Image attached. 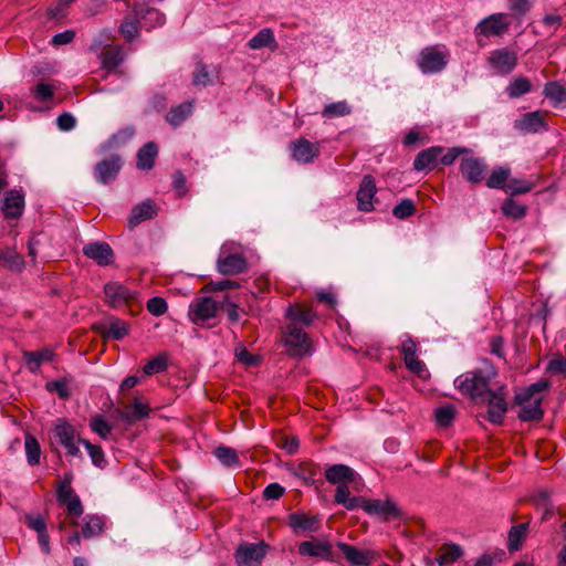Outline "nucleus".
Instances as JSON below:
<instances>
[{
	"label": "nucleus",
	"instance_id": "f257e3e1",
	"mask_svg": "<svg viewBox=\"0 0 566 566\" xmlns=\"http://www.w3.org/2000/svg\"><path fill=\"white\" fill-rule=\"evenodd\" d=\"M548 388L547 380H539L524 388L515 395L517 405L521 406L518 418L522 421L541 420L544 411L542 409V392Z\"/></svg>",
	"mask_w": 566,
	"mask_h": 566
},
{
	"label": "nucleus",
	"instance_id": "f03ea898",
	"mask_svg": "<svg viewBox=\"0 0 566 566\" xmlns=\"http://www.w3.org/2000/svg\"><path fill=\"white\" fill-rule=\"evenodd\" d=\"M450 51L443 44L428 45L420 50L417 66L424 75L441 73L448 65Z\"/></svg>",
	"mask_w": 566,
	"mask_h": 566
},
{
	"label": "nucleus",
	"instance_id": "7ed1b4c3",
	"mask_svg": "<svg viewBox=\"0 0 566 566\" xmlns=\"http://www.w3.org/2000/svg\"><path fill=\"white\" fill-rule=\"evenodd\" d=\"M490 375L481 371H467L455 378L454 386L462 394L476 398L490 392Z\"/></svg>",
	"mask_w": 566,
	"mask_h": 566
},
{
	"label": "nucleus",
	"instance_id": "20e7f679",
	"mask_svg": "<svg viewBox=\"0 0 566 566\" xmlns=\"http://www.w3.org/2000/svg\"><path fill=\"white\" fill-rule=\"evenodd\" d=\"M283 339L291 356L303 357L311 355L313 352L308 335L294 323L286 325L283 332Z\"/></svg>",
	"mask_w": 566,
	"mask_h": 566
},
{
	"label": "nucleus",
	"instance_id": "39448f33",
	"mask_svg": "<svg viewBox=\"0 0 566 566\" xmlns=\"http://www.w3.org/2000/svg\"><path fill=\"white\" fill-rule=\"evenodd\" d=\"M511 23L505 13H493L482 19L474 28V35L480 38L501 36L510 28Z\"/></svg>",
	"mask_w": 566,
	"mask_h": 566
},
{
	"label": "nucleus",
	"instance_id": "423d86ee",
	"mask_svg": "<svg viewBox=\"0 0 566 566\" xmlns=\"http://www.w3.org/2000/svg\"><path fill=\"white\" fill-rule=\"evenodd\" d=\"M53 433L56 442L65 448L69 455H81V450L78 448V443L81 442L78 440L82 439L77 437L76 430L72 424H70L64 419H57L53 429Z\"/></svg>",
	"mask_w": 566,
	"mask_h": 566
},
{
	"label": "nucleus",
	"instance_id": "0eeeda50",
	"mask_svg": "<svg viewBox=\"0 0 566 566\" xmlns=\"http://www.w3.org/2000/svg\"><path fill=\"white\" fill-rule=\"evenodd\" d=\"M269 546L264 542L243 543L234 554L239 566H259L268 553Z\"/></svg>",
	"mask_w": 566,
	"mask_h": 566
},
{
	"label": "nucleus",
	"instance_id": "6e6552de",
	"mask_svg": "<svg viewBox=\"0 0 566 566\" xmlns=\"http://www.w3.org/2000/svg\"><path fill=\"white\" fill-rule=\"evenodd\" d=\"M218 308L212 297H201L190 304L189 318L196 325L210 326L208 322L217 316Z\"/></svg>",
	"mask_w": 566,
	"mask_h": 566
},
{
	"label": "nucleus",
	"instance_id": "1a4fd4ad",
	"mask_svg": "<svg viewBox=\"0 0 566 566\" xmlns=\"http://www.w3.org/2000/svg\"><path fill=\"white\" fill-rule=\"evenodd\" d=\"M488 63L497 74L507 75L515 69L517 56L515 52L507 48H502L490 53Z\"/></svg>",
	"mask_w": 566,
	"mask_h": 566
},
{
	"label": "nucleus",
	"instance_id": "9d476101",
	"mask_svg": "<svg viewBox=\"0 0 566 566\" xmlns=\"http://www.w3.org/2000/svg\"><path fill=\"white\" fill-rule=\"evenodd\" d=\"M248 262L241 253H227L222 248L217 260V270L223 275H234L247 270Z\"/></svg>",
	"mask_w": 566,
	"mask_h": 566
},
{
	"label": "nucleus",
	"instance_id": "9b49d317",
	"mask_svg": "<svg viewBox=\"0 0 566 566\" xmlns=\"http://www.w3.org/2000/svg\"><path fill=\"white\" fill-rule=\"evenodd\" d=\"M292 158L301 164L313 163L319 156L318 143H312L306 138H298L291 143Z\"/></svg>",
	"mask_w": 566,
	"mask_h": 566
},
{
	"label": "nucleus",
	"instance_id": "f8f14e48",
	"mask_svg": "<svg viewBox=\"0 0 566 566\" xmlns=\"http://www.w3.org/2000/svg\"><path fill=\"white\" fill-rule=\"evenodd\" d=\"M337 547L346 560L354 566H369L376 559V553L371 549H359L343 542L337 543Z\"/></svg>",
	"mask_w": 566,
	"mask_h": 566
},
{
	"label": "nucleus",
	"instance_id": "ddd939ff",
	"mask_svg": "<svg viewBox=\"0 0 566 566\" xmlns=\"http://www.w3.org/2000/svg\"><path fill=\"white\" fill-rule=\"evenodd\" d=\"M460 172L471 184H478L485 177L486 165L478 157H463L460 163Z\"/></svg>",
	"mask_w": 566,
	"mask_h": 566
},
{
	"label": "nucleus",
	"instance_id": "4468645a",
	"mask_svg": "<svg viewBox=\"0 0 566 566\" xmlns=\"http://www.w3.org/2000/svg\"><path fill=\"white\" fill-rule=\"evenodd\" d=\"M24 195L19 190H9L4 193L1 210L6 219H18L24 210Z\"/></svg>",
	"mask_w": 566,
	"mask_h": 566
},
{
	"label": "nucleus",
	"instance_id": "2eb2a0df",
	"mask_svg": "<svg viewBox=\"0 0 566 566\" xmlns=\"http://www.w3.org/2000/svg\"><path fill=\"white\" fill-rule=\"evenodd\" d=\"M83 254L101 266H106L114 262V252L106 242L97 241L84 245Z\"/></svg>",
	"mask_w": 566,
	"mask_h": 566
},
{
	"label": "nucleus",
	"instance_id": "dca6fc26",
	"mask_svg": "<svg viewBox=\"0 0 566 566\" xmlns=\"http://www.w3.org/2000/svg\"><path fill=\"white\" fill-rule=\"evenodd\" d=\"M377 192L375 179L370 175L364 176L357 191V207L360 211L374 210V198Z\"/></svg>",
	"mask_w": 566,
	"mask_h": 566
},
{
	"label": "nucleus",
	"instance_id": "f3484780",
	"mask_svg": "<svg viewBox=\"0 0 566 566\" xmlns=\"http://www.w3.org/2000/svg\"><path fill=\"white\" fill-rule=\"evenodd\" d=\"M120 168V157L117 155L111 156L109 158L99 161L95 166V178L98 182L107 185L117 177Z\"/></svg>",
	"mask_w": 566,
	"mask_h": 566
},
{
	"label": "nucleus",
	"instance_id": "a211bd4d",
	"mask_svg": "<svg viewBox=\"0 0 566 566\" xmlns=\"http://www.w3.org/2000/svg\"><path fill=\"white\" fill-rule=\"evenodd\" d=\"M507 411V403L502 392H489L488 419L493 424H501Z\"/></svg>",
	"mask_w": 566,
	"mask_h": 566
},
{
	"label": "nucleus",
	"instance_id": "6ab92c4d",
	"mask_svg": "<svg viewBox=\"0 0 566 566\" xmlns=\"http://www.w3.org/2000/svg\"><path fill=\"white\" fill-rule=\"evenodd\" d=\"M364 511L369 515H378L385 520L399 515L397 505L390 500H365Z\"/></svg>",
	"mask_w": 566,
	"mask_h": 566
},
{
	"label": "nucleus",
	"instance_id": "aec40b11",
	"mask_svg": "<svg viewBox=\"0 0 566 566\" xmlns=\"http://www.w3.org/2000/svg\"><path fill=\"white\" fill-rule=\"evenodd\" d=\"M545 120L541 112L534 111L522 115L515 120L514 127L523 133H538L545 129Z\"/></svg>",
	"mask_w": 566,
	"mask_h": 566
},
{
	"label": "nucleus",
	"instance_id": "412c9836",
	"mask_svg": "<svg viewBox=\"0 0 566 566\" xmlns=\"http://www.w3.org/2000/svg\"><path fill=\"white\" fill-rule=\"evenodd\" d=\"M325 479L337 486L348 484L355 480V471L346 464H333L326 469Z\"/></svg>",
	"mask_w": 566,
	"mask_h": 566
},
{
	"label": "nucleus",
	"instance_id": "4be33fe9",
	"mask_svg": "<svg viewBox=\"0 0 566 566\" xmlns=\"http://www.w3.org/2000/svg\"><path fill=\"white\" fill-rule=\"evenodd\" d=\"M105 296L113 307H120L133 296V292L117 282H109L104 287Z\"/></svg>",
	"mask_w": 566,
	"mask_h": 566
},
{
	"label": "nucleus",
	"instance_id": "5701e85b",
	"mask_svg": "<svg viewBox=\"0 0 566 566\" xmlns=\"http://www.w3.org/2000/svg\"><path fill=\"white\" fill-rule=\"evenodd\" d=\"M156 214L157 208L155 202L150 199H146L133 208L128 220L129 227L134 228L146 220L153 219Z\"/></svg>",
	"mask_w": 566,
	"mask_h": 566
},
{
	"label": "nucleus",
	"instance_id": "b1692460",
	"mask_svg": "<svg viewBox=\"0 0 566 566\" xmlns=\"http://www.w3.org/2000/svg\"><path fill=\"white\" fill-rule=\"evenodd\" d=\"M23 357L28 369L32 374H38L43 363L53 360L54 353L50 348H43L36 352H24Z\"/></svg>",
	"mask_w": 566,
	"mask_h": 566
},
{
	"label": "nucleus",
	"instance_id": "393cba45",
	"mask_svg": "<svg viewBox=\"0 0 566 566\" xmlns=\"http://www.w3.org/2000/svg\"><path fill=\"white\" fill-rule=\"evenodd\" d=\"M442 151L443 147L432 146L418 153L413 160L415 170L422 171L424 169L432 168L437 163L438 157L442 154Z\"/></svg>",
	"mask_w": 566,
	"mask_h": 566
},
{
	"label": "nucleus",
	"instance_id": "a878e982",
	"mask_svg": "<svg viewBox=\"0 0 566 566\" xmlns=\"http://www.w3.org/2000/svg\"><path fill=\"white\" fill-rule=\"evenodd\" d=\"M103 69L107 72L115 71L125 59L122 46H106L99 55Z\"/></svg>",
	"mask_w": 566,
	"mask_h": 566
},
{
	"label": "nucleus",
	"instance_id": "bb28decb",
	"mask_svg": "<svg viewBox=\"0 0 566 566\" xmlns=\"http://www.w3.org/2000/svg\"><path fill=\"white\" fill-rule=\"evenodd\" d=\"M157 155V145L154 142L146 143L137 153V167L142 170L151 169Z\"/></svg>",
	"mask_w": 566,
	"mask_h": 566
},
{
	"label": "nucleus",
	"instance_id": "cd10ccee",
	"mask_svg": "<svg viewBox=\"0 0 566 566\" xmlns=\"http://www.w3.org/2000/svg\"><path fill=\"white\" fill-rule=\"evenodd\" d=\"M298 553L303 556L327 558L331 554V546L325 542L305 541L298 545Z\"/></svg>",
	"mask_w": 566,
	"mask_h": 566
},
{
	"label": "nucleus",
	"instance_id": "c85d7f7f",
	"mask_svg": "<svg viewBox=\"0 0 566 566\" xmlns=\"http://www.w3.org/2000/svg\"><path fill=\"white\" fill-rule=\"evenodd\" d=\"M286 317L297 325V323L307 326L315 318V313L311 308H306L300 304L290 305L286 308Z\"/></svg>",
	"mask_w": 566,
	"mask_h": 566
},
{
	"label": "nucleus",
	"instance_id": "c756f323",
	"mask_svg": "<svg viewBox=\"0 0 566 566\" xmlns=\"http://www.w3.org/2000/svg\"><path fill=\"white\" fill-rule=\"evenodd\" d=\"M0 262L7 269L14 272H21L25 266L23 256L13 248L0 249Z\"/></svg>",
	"mask_w": 566,
	"mask_h": 566
},
{
	"label": "nucleus",
	"instance_id": "7c9ffc66",
	"mask_svg": "<svg viewBox=\"0 0 566 566\" xmlns=\"http://www.w3.org/2000/svg\"><path fill=\"white\" fill-rule=\"evenodd\" d=\"M543 94L554 106L566 104V87L556 81L546 83Z\"/></svg>",
	"mask_w": 566,
	"mask_h": 566
},
{
	"label": "nucleus",
	"instance_id": "2f4dec72",
	"mask_svg": "<svg viewBox=\"0 0 566 566\" xmlns=\"http://www.w3.org/2000/svg\"><path fill=\"white\" fill-rule=\"evenodd\" d=\"M103 334L107 338L119 340L129 334V325L123 319L112 317Z\"/></svg>",
	"mask_w": 566,
	"mask_h": 566
},
{
	"label": "nucleus",
	"instance_id": "473e14b6",
	"mask_svg": "<svg viewBox=\"0 0 566 566\" xmlns=\"http://www.w3.org/2000/svg\"><path fill=\"white\" fill-rule=\"evenodd\" d=\"M532 91V84L525 76L514 77L506 86L505 92L512 99L518 98Z\"/></svg>",
	"mask_w": 566,
	"mask_h": 566
},
{
	"label": "nucleus",
	"instance_id": "72a5a7b5",
	"mask_svg": "<svg viewBox=\"0 0 566 566\" xmlns=\"http://www.w3.org/2000/svg\"><path fill=\"white\" fill-rule=\"evenodd\" d=\"M248 45L252 50H260L266 46L275 49L276 41L273 31L269 28L260 30L253 38L249 40Z\"/></svg>",
	"mask_w": 566,
	"mask_h": 566
},
{
	"label": "nucleus",
	"instance_id": "f704fd0d",
	"mask_svg": "<svg viewBox=\"0 0 566 566\" xmlns=\"http://www.w3.org/2000/svg\"><path fill=\"white\" fill-rule=\"evenodd\" d=\"M193 105L191 102H185L180 105L171 108L166 116V119L169 124L177 127L181 123H184L192 113Z\"/></svg>",
	"mask_w": 566,
	"mask_h": 566
},
{
	"label": "nucleus",
	"instance_id": "c9c22d12",
	"mask_svg": "<svg viewBox=\"0 0 566 566\" xmlns=\"http://www.w3.org/2000/svg\"><path fill=\"white\" fill-rule=\"evenodd\" d=\"M290 526L294 531H310L317 530L318 520L314 516H308L301 513H294L290 516Z\"/></svg>",
	"mask_w": 566,
	"mask_h": 566
},
{
	"label": "nucleus",
	"instance_id": "e433bc0d",
	"mask_svg": "<svg viewBox=\"0 0 566 566\" xmlns=\"http://www.w3.org/2000/svg\"><path fill=\"white\" fill-rule=\"evenodd\" d=\"M462 554L463 551L461 546L457 544H446L440 548L436 560L440 566H446L454 563Z\"/></svg>",
	"mask_w": 566,
	"mask_h": 566
},
{
	"label": "nucleus",
	"instance_id": "4c0bfd02",
	"mask_svg": "<svg viewBox=\"0 0 566 566\" xmlns=\"http://www.w3.org/2000/svg\"><path fill=\"white\" fill-rule=\"evenodd\" d=\"M510 175V168L496 167L491 171L489 178L486 179V186L492 189L505 190Z\"/></svg>",
	"mask_w": 566,
	"mask_h": 566
},
{
	"label": "nucleus",
	"instance_id": "58836bf2",
	"mask_svg": "<svg viewBox=\"0 0 566 566\" xmlns=\"http://www.w3.org/2000/svg\"><path fill=\"white\" fill-rule=\"evenodd\" d=\"M213 454L224 467H240L238 453L233 448L220 446L214 449Z\"/></svg>",
	"mask_w": 566,
	"mask_h": 566
},
{
	"label": "nucleus",
	"instance_id": "ea45409f",
	"mask_svg": "<svg viewBox=\"0 0 566 566\" xmlns=\"http://www.w3.org/2000/svg\"><path fill=\"white\" fill-rule=\"evenodd\" d=\"M24 449L29 465L34 467L40 463L41 448L35 437L27 434L24 439Z\"/></svg>",
	"mask_w": 566,
	"mask_h": 566
},
{
	"label": "nucleus",
	"instance_id": "a19ab883",
	"mask_svg": "<svg viewBox=\"0 0 566 566\" xmlns=\"http://www.w3.org/2000/svg\"><path fill=\"white\" fill-rule=\"evenodd\" d=\"M352 113V106L346 101H338L325 105L322 116L325 118H336L349 115Z\"/></svg>",
	"mask_w": 566,
	"mask_h": 566
},
{
	"label": "nucleus",
	"instance_id": "79ce46f5",
	"mask_svg": "<svg viewBox=\"0 0 566 566\" xmlns=\"http://www.w3.org/2000/svg\"><path fill=\"white\" fill-rule=\"evenodd\" d=\"M528 525L523 523L513 526L509 533L507 547L511 552L518 551L522 546L523 541L526 537Z\"/></svg>",
	"mask_w": 566,
	"mask_h": 566
},
{
	"label": "nucleus",
	"instance_id": "37998d69",
	"mask_svg": "<svg viewBox=\"0 0 566 566\" xmlns=\"http://www.w3.org/2000/svg\"><path fill=\"white\" fill-rule=\"evenodd\" d=\"M103 520L99 516H86L82 527V535L91 538L99 535L103 532Z\"/></svg>",
	"mask_w": 566,
	"mask_h": 566
},
{
	"label": "nucleus",
	"instance_id": "c03bdc74",
	"mask_svg": "<svg viewBox=\"0 0 566 566\" xmlns=\"http://www.w3.org/2000/svg\"><path fill=\"white\" fill-rule=\"evenodd\" d=\"M136 14L142 15V20H149L151 24L147 25L146 22H143V25L147 29H150L156 25H161L165 22V17L155 8H140L136 10Z\"/></svg>",
	"mask_w": 566,
	"mask_h": 566
},
{
	"label": "nucleus",
	"instance_id": "a18cd8bd",
	"mask_svg": "<svg viewBox=\"0 0 566 566\" xmlns=\"http://www.w3.org/2000/svg\"><path fill=\"white\" fill-rule=\"evenodd\" d=\"M78 441L86 448L88 455L92 460V463L94 465H96L97 468H101V469L105 468L107 462L105 460L103 449L99 446L92 444L87 440H78Z\"/></svg>",
	"mask_w": 566,
	"mask_h": 566
},
{
	"label": "nucleus",
	"instance_id": "49530a36",
	"mask_svg": "<svg viewBox=\"0 0 566 566\" xmlns=\"http://www.w3.org/2000/svg\"><path fill=\"white\" fill-rule=\"evenodd\" d=\"M533 189V184L524 180V179H517L512 178L507 180V185L505 187V192L515 196V195H523L526 192H530Z\"/></svg>",
	"mask_w": 566,
	"mask_h": 566
},
{
	"label": "nucleus",
	"instance_id": "de8ad7c7",
	"mask_svg": "<svg viewBox=\"0 0 566 566\" xmlns=\"http://www.w3.org/2000/svg\"><path fill=\"white\" fill-rule=\"evenodd\" d=\"M436 421L440 427H449L455 416V408L452 405L441 406L436 409Z\"/></svg>",
	"mask_w": 566,
	"mask_h": 566
},
{
	"label": "nucleus",
	"instance_id": "09e8293b",
	"mask_svg": "<svg viewBox=\"0 0 566 566\" xmlns=\"http://www.w3.org/2000/svg\"><path fill=\"white\" fill-rule=\"evenodd\" d=\"M166 369H167V356L165 354L154 357L143 368L145 375H147V376L163 373Z\"/></svg>",
	"mask_w": 566,
	"mask_h": 566
},
{
	"label": "nucleus",
	"instance_id": "8fccbe9b",
	"mask_svg": "<svg viewBox=\"0 0 566 566\" xmlns=\"http://www.w3.org/2000/svg\"><path fill=\"white\" fill-rule=\"evenodd\" d=\"M502 211L506 217H510L513 219H521L522 217L525 216L526 208L523 205H521L512 199H509L503 202Z\"/></svg>",
	"mask_w": 566,
	"mask_h": 566
},
{
	"label": "nucleus",
	"instance_id": "3c124183",
	"mask_svg": "<svg viewBox=\"0 0 566 566\" xmlns=\"http://www.w3.org/2000/svg\"><path fill=\"white\" fill-rule=\"evenodd\" d=\"M416 211L415 203L411 199H402L392 209V214L397 219H406L412 216Z\"/></svg>",
	"mask_w": 566,
	"mask_h": 566
},
{
	"label": "nucleus",
	"instance_id": "603ef678",
	"mask_svg": "<svg viewBox=\"0 0 566 566\" xmlns=\"http://www.w3.org/2000/svg\"><path fill=\"white\" fill-rule=\"evenodd\" d=\"M45 387L49 391L56 392L62 399H67L71 396L67 381L64 379L49 381Z\"/></svg>",
	"mask_w": 566,
	"mask_h": 566
},
{
	"label": "nucleus",
	"instance_id": "864d4df0",
	"mask_svg": "<svg viewBox=\"0 0 566 566\" xmlns=\"http://www.w3.org/2000/svg\"><path fill=\"white\" fill-rule=\"evenodd\" d=\"M33 96L40 102L49 101L54 94V86L48 83H39L32 90Z\"/></svg>",
	"mask_w": 566,
	"mask_h": 566
},
{
	"label": "nucleus",
	"instance_id": "5fc2aeb1",
	"mask_svg": "<svg viewBox=\"0 0 566 566\" xmlns=\"http://www.w3.org/2000/svg\"><path fill=\"white\" fill-rule=\"evenodd\" d=\"M168 305L167 302L159 296H154L147 302V310L150 314L155 316H160L167 312Z\"/></svg>",
	"mask_w": 566,
	"mask_h": 566
},
{
	"label": "nucleus",
	"instance_id": "6e6d98bb",
	"mask_svg": "<svg viewBox=\"0 0 566 566\" xmlns=\"http://www.w3.org/2000/svg\"><path fill=\"white\" fill-rule=\"evenodd\" d=\"M90 426L91 429L103 439H107L111 434L112 427L102 417L93 418Z\"/></svg>",
	"mask_w": 566,
	"mask_h": 566
},
{
	"label": "nucleus",
	"instance_id": "4d7b16f0",
	"mask_svg": "<svg viewBox=\"0 0 566 566\" xmlns=\"http://www.w3.org/2000/svg\"><path fill=\"white\" fill-rule=\"evenodd\" d=\"M403 360H405V364H406V367L417 374L418 376L422 377L424 375V373L427 371L426 369V366L423 364V361L419 360L415 355H407V356H403Z\"/></svg>",
	"mask_w": 566,
	"mask_h": 566
},
{
	"label": "nucleus",
	"instance_id": "13d9d810",
	"mask_svg": "<svg viewBox=\"0 0 566 566\" xmlns=\"http://www.w3.org/2000/svg\"><path fill=\"white\" fill-rule=\"evenodd\" d=\"M403 360H405V364H406V367L417 374L418 376L422 377L424 375V373L427 371L426 369V366L423 364V361L419 360L415 355H407V356H403Z\"/></svg>",
	"mask_w": 566,
	"mask_h": 566
},
{
	"label": "nucleus",
	"instance_id": "bf43d9fd",
	"mask_svg": "<svg viewBox=\"0 0 566 566\" xmlns=\"http://www.w3.org/2000/svg\"><path fill=\"white\" fill-rule=\"evenodd\" d=\"M211 82L210 74L207 66L199 63L193 73V85L195 86H207Z\"/></svg>",
	"mask_w": 566,
	"mask_h": 566
},
{
	"label": "nucleus",
	"instance_id": "052dcab7",
	"mask_svg": "<svg viewBox=\"0 0 566 566\" xmlns=\"http://www.w3.org/2000/svg\"><path fill=\"white\" fill-rule=\"evenodd\" d=\"M471 153V150L469 148H465V147H452L450 148L447 154H444L442 157H441V163L444 165V166H450L452 165L455 159L460 156V155H463V154H469Z\"/></svg>",
	"mask_w": 566,
	"mask_h": 566
},
{
	"label": "nucleus",
	"instance_id": "680f3d73",
	"mask_svg": "<svg viewBox=\"0 0 566 566\" xmlns=\"http://www.w3.org/2000/svg\"><path fill=\"white\" fill-rule=\"evenodd\" d=\"M119 31L127 41H132L138 35V24L134 20H126L120 24Z\"/></svg>",
	"mask_w": 566,
	"mask_h": 566
},
{
	"label": "nucleus",
	"instance_id": "e2e57ef3",
	"mask_svg": "<svg viewBox=\"0 0 566 566\" xmlns=\"http://www.w3.org/2000/svg\"><path fill=\"white\" fill-rule=\"evenodd\" d=\"M149 415V407L139 400L135 399L132 411L129 413V418L134 420H140Z\"/></svg>",
	"mask_w": 566,
	"mask_h": 566
},
{
	"label": "nucleus",
	"instance_id": "0e129e2a",
	"mask_svg": "<svg viewBox=\"0 0 566 566\" xmlns=\"http://www.w3.org/2000/svg\"><path fill=\"white\" fill-rule=\"evenodd\" d=\"M57 127L61 130H71L75 127L76 119L75 117L70 113H63L61 114L56 119Z\"/></svg>",
	"mask_w": 566,
	"mask_h": 566
},
{
	"label": "nucleus",
	"instance_id": "69168bd1",
	"mask_svg": "<svg viewBox=\"0 0 566 566\" xmlns=\"http://www.w3.org/2000/svg\"><path fill=\"white\" fill-rule=\"evenodd\" d=\"M284 488L279 483H271L264 489L263 496L266 500H279L284 494Z\"/></svg>",
	"mask_w": 566,
	"mask_h": 566
},
{
	"label": "nucleus",
	"instance_id": "338daca9",
	"mask_svg": "<svg viewBox=\"0 0 566 566\" xmlns=\"http://www.w3.org/2000/svg\"><path fill=\"white\" fill-rule=\"evenodd\" d=\"M73 490L71 486V479L65 475L64 480L61 482L59 489H57V497L60 501H66L72 495Z\"/></svg>",
	"mask_w": 566,
	"mask_h": 566
},
{
	"label": "nucleus",
	"instance_id": "774afa93",
	"mask_svg": "<svg viewBox=\"0 0 566 566\" xmlns=\"http://www.w3.org/2000/svg\"><path fill=\"white\" fill-rule=\"evenodd\" d=\"M75 32L72 30H66L64 32L56 33L53 38L51 43L53 45H64L69 44L74 40Z\"/></svg>",
	"mask_w": 566,
	"mask_h": 566
}]
</instances>
